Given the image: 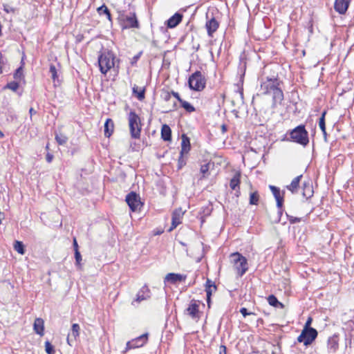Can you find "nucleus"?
I'll list each match as a JSON object with an SVG mask.
<instances>
[{
	"label": "nucleus",
	"mask_w": 354,
	"mask_h": 354,
	"mask_svg": "<svg viewBox=\"0 0 354 354\" xmlns=\"http://www.w3.org/2000/svg\"><path fill=\"white\" fill-rule=\"evenodd\" d=\"M199 306L196 303V301H192L191 304L186 308L185 312L187 315H189L192 319H198L199 318Z\"/></svg>",
	"instance_id": "ddd939ff"
},
{
	"label": "nucleus",
	"mask_w": 354,
	"mask_h": 354,
	"mask_svg": "<svg viewBox=\"0 0 354 354\" xmlns=\"http://www.w3.org/2000/svg\"><path fill=\"white\" fill-rule=\"evenodd\" d=\"M280 81L277 77L262 78L260 84V94H272V108L275 109L278 104H281L283 100V93L279 87Z\"/></svg>",
	"instance_id": "f257e3e1"
},
{
	"label": "nucleus",
	"mask_w": 354,
	"mask_h": 354,
	"mask_svg": "<svg viewBox=\"0 0 354 354\" xmlns=\"http://www.w3.org/2000/svg\"><path fill=\"white\" fill-rule=\"evenodd\" d=\"M259 201V194L257 191L251 192L249 203L250 205H257Z\"/></svg>",
	"instance_id": "473e14b6"
},
{
	"label": "nucleus",
	"mask_w": 354,
	"mask_h": 354,
	"mask_svg": "<svg viewBox=\"0 0 354 354\" xmlns=\"http://www.w3.org/2000/svg\"><path fill=\"white\" fill-rule=\"evenodd\" d=\"M148 340V333L142 334V335L132 339V342H135L136 348L142 347L147 344Z\"/></svg>",
	"instance_id": "bb28decb"
},
{
	"label": "nucleus",
	"mask_w": 354,
	"mask_h": 354,
	"mask_svg": "<svg viewBox=\"0 0 354 354\" xmlns=\"http://www.w3.org/2000/svg\"><path fill=\"white\" fill-rule=\"evenodd\" d=\"M33 326L37 334L43 335L44 330V322L41 318H36L35 319Z\"/></svg>",
	"instance_id": "aec40b11"
},
{
	"label": "nucleus",
	"mask_w": 354,
	"mask_h": 354,
	"mask_svg": "<svg viewBox=\"0 0 354 354\" xmlns=\"http://www.w3.org/2000/svg\"><path fill=\"white\" fill-rule=\"evenodd\" d=\"M133 93L137 97V98L142 101L145 99V88H139L136 84L133 86L132 88Z\"/></svg>",
	"instance_id": "cd10ccee"
},
{
	"label": "nucleus",
	"mask_w": 354,
	"mask_h": 354,
	"mask_svg": "<svg viewBox=\"0 0 354 354\" xmlns=\"http://www.w3.org/2000/svg\"><path fill=\"white\" fill-rule=\"evenodd\" d=\"M240 178H241V174L239 172H237L234 174L233 178L231 179L230 183V187L233 190H236L237 189H239L240 188Z\"/></svg>",
	"instance_id": "393cba45"
},
{
	"label": "nucleus",
	"mask_w": 354,
	"mask_h": 354,
	"mask_svg": "<svg viewBox=\"0 0 354 354\" xmlns=\"http://www.w3.org/2000/svg\"><path fill=\"white\" fill-rule=\"evenodd\" d=\"M351 0H335L334 8L340 15H344L347 11Z\"/></svg>",
	"instance_id": "f8f14e48"
},
{
	"label": "nucleus",
	"mask_w": 354,
	"mask_h": 354,
	"mask_svg": "<svg viewBox=\"0 0 354 354\" xmlns=\"http://www.w3.org/2000/svg\"><path fill=\"white\" fill-rule=\"evenodd\" d=\"M19 84L18 82L13 81L8 83L5 86V88H8L12 91H16L19 88Z\"/></svg>",
	"instance_id": "4c0bfd02"
},
{
	"label": "nucleus",
	"mask_w": 354,
	"mask_h": 354,
	"mask_svg": "<svg viewBox=\"0 0 354 354\" xmlns=\"http://www.w3.org/2000/svg\"><path fill=\"white\" fill-rule=\"evenodd\" d=\"M327 348L329 353H335L338 348V342L335 337H330L327 342Z\"/></svg>",
	"instance_id": "b1692460"
},
{
	"label": "nucleus",
	"mask_w": 354,
	"mask_h": 354,
	"mask_svg": "<svg viewBox=\"0 0 354 354\" xmlns=\"http://www.w3.org/2000/svg\"><path fill=\"white\" fill-rule=\"evenodd\" d=\"M234 191H235V196L236 197H239L241 194L240 189H237L236 190H234Z\"/></svg>",
	"instance_id": "bf43d9fd"
},
{
	"label": "nucleus",
	"mask_w": 354,
	"mask_h": 354,
	"mask_svg": "<svg viewBox=\"0 0 354 354\" xmlns=\"http://www.w3.org/2000/svg\"><path fill=\"white\" fill-rule=\"evenodd\" d=\"M172 92V95L180 103L183 101V99L180 97L178 93L175 92L174 91Z\"/></svg>",
	"instance_id": "603ef678"
},
{
	"label": "nucleus",
	"mask_w": 354,
	"mask_h": 354,
	"mask_svg": "<svg viewBox=\"0 0 354 354\" xmlns=\"http://www.w3.org/2000/svg\"><path fill=\"white\" fill-rule=\"evenodd\" d=\"M29 113L30 115V118H32V115L36 113V111H35L33 108H30L29 109Z\"/></svg>",
	"instance_id": "4d7b16f0"
},
{
	"label": "nucleus",
	"mask_w": 354,
	"mask_h": 354,
	"mask_svg": "<svg viewBox=\"0 0 354 354\" xmlns=\"http://www.w3.org/2000/svg\"><path fill=\"white\" fill-rule=\"evenodd\" d=\"M312 321H313L312 318H311V317H309V318L307 319V321H306V324H305V325H304V328H306V329H310V328H313L312 327H310V325H311Z\"/></svg>",
	"instance_id": "09e8293b"
},
{
	"label": "nucleus",
	"mask_w": 354,
	"mask_h": 354,
	"mask_svg": "<svg viewBox=\"0 0 354 354\" xmlns=\"http://www.w3.org/2000/svg\"><path fill=\"white\" fill-rule=\"evenodd\" d=\"M268 302L270 306L274 307L281 306L282 308L283 306V305L279 301L277 298L273 295L268 296Z\"/></svg>",
	"instance_id": "7c9ffc66"
},
{
	"label": "nucleus",
	"mask_w": 354,
	"mask_h": 354,
	"mask_svg": "<svg viewBox=\"0 0 354 354\" xmlns=\"http://www.w3.org/2000/svg\"><path fill=\"white\" fill-rule=\"evenodd\" d=\"M75 264L79 268H81V261H82V255L79 251V250H76L75 252Z\"/></svg>",
	"instance_id": "ea45409f"
},
{
	"label": "nucleus",
	"mask_w": 354,
	"mask_h": 354,
	"mask_svg": "<svg viewBox=\"0 0 354 354\" xmlns=\"http://www.w3.org/2000/svg\"><path fill=\"white\" fill-rule=\"evenodd\" d=\"M231 262L239 277H242L248 270V261L245 257L239 252L230 255Z\"/></svg>",
	"instance_id": "20e7f679"
},
{
	"label": "nucleus",
	"mask_w": 354,
	"mask_h": 354,
	"mask_svg": "<svg viewBox=\"0 0 354 354\" xmlns=\"http://www.w3.org/2000/svg\"><path fill=\"white\" fill-rule=\"evenodd\" d=\"M128 122L131 138L139 139L142 129L140 118L135 111H131L128 114Z\"/></svg>",
	"instance_id": "7ed1b4c3"
},
{
	"label": "nucleus",
	"mask_w": 354,
	"mask_h": 354,
	"mask_svg": "<svg viewBox=\"0 0 354 354\" xmlns=\"http://www.w3.org/2000/svg\"><path fill=\"white\" fill-rule=\"evenodd\" d=\"M55 140L59 145H64L67 142L68 138L64 134L59 133H55Z\"/></svg>",
	"instance_id": "f704fd0d"
},
{
	"label": "nucleus",
	"mask_w": 354,
	"mask_h": 354,
	"mask_svg": "<svg viewBox=\"0 0 354 354\" xmlns=\"http://www.w3.org/2000/svg\"><path fill=\"white\" fill-rule=\"evenodd\" d=\"M161 138L165 141H170L171 140V130L167 124L162 126Z\"/></svg>",
	"instance_id": "5701e85b"
},
{
	"label": "nucleus",
	"mask_w": 354,
	"mask_h": 354,
	"mask_svg": "<svg viewBox=\"0 0 354 354\" xmlns=\"http://www.w3.org/2000/svg\"><path fill=\"white\" fill-rule=\"evenodd\" d=\"M53 156L52 154H50V153L46 154V159L48 162H49V163L51 162L53 160Z\"/></svg>",
	"instance_id": "864d4df0"
},
{
	"label": "nucleus",
	"mask_w": 354,
	"mask_h": 354,
	"mask_svg": "<svg viewBox=\"0 0 354 354\" xmlns=\"http://www.w3.org/2000/svg\"><path fill=\"white\" fill-rule=\"evenodd\" d=\"M97 12L99 15H102L103 14L106 15V17L109 21H111V15L110 13L109 10L105 5H102L97 8Z\"/></svg>",
	"instance_id": "2f4dec72"
},
{
	"label": "nucleus",
	"mask_w": 354,
	"mask_h": 354,
	"mask_svg": "<svg viewBox=\"0 0 354 354\" xmlns=\"http://www.w3.org/2000/svg\"><path fill=\"white\" fill-rule=\"evenodd\" d=\"M23 77V66L19 67L14 73V78L15 80H20Z\"/></svg>",
	"instance_id": "79ce46f5"
},
{
	"label": "nucleus",
	"mask_w": 354,
	"mask_h": 354,
	"mask_svg": "<svg viewBox=\"0 0 354 354\" xmlns=\"http://www.w3.org/2000/svg\"><path fill=\"white\" fill-rule=\"evenodd\" d=\"M14 249L20 254H25L24 245L21 241H15L14 243Z\"/></svg>",
	"instance_id": "72a5a7b5"
},
{
	"label": "nucleus",
	"mask_w": 354,
	"mask_h": 354,
	"mask_svg": "<svg viewBox=\"0 0 354 354\" xmlns=\"http://www.w3.org/2000/svg\"><path fill=\"white\" fill-rule=\"evenodd\" d=\"M317 331L315 328H303L301 334L297 337L298 342H303L306 346L311 344L317 337Z\"/></svg>",
	"instance_id": "0eeeda50"
},
{
	"label": "nucleus",
	"mask_w": 354,
	"mask_h": 354,
	"mask_svg": "<svg viewBox=\"0 0 354 354\" xmlns=\"http://www.w3.org/2000/svg\"><path fill=\"white\" fill-rule=\"evenodd\" d=\"M114 129V123L113 121L108 118L106 119L104 123V136L107 138H109L113 132Z\"/></svg>",
	"instance_id": "4be33fe9"
},
{
	"label": "nucleus",
	"mask_w": 354,
	"mask_h": 354,
	"mask_svg": "<svg viewBox=\"0 0 354 354\" xmlns=\"http://www.w3.org/2000/svg\"><path fill=\"white\" fill-rule=\"evenodd\" d=\"M114 55L110 51L102 53L98 57L100 71L102 74L106 73L114 66Z\"/></svg>",
	"instance_id": "39448f33"
},
{
	"label": "nucleus",
	"mask_w": 354,
	"mask_h": 354,
	"mask_svg": "<svg viewBox=\"0 0 354 354\" xmlns=\"http://www.w3.org/2000/svg\"><path fill=\"white\" fill-rule=\"evenodd\" d=\"M240 95H241V97L243 98V93L242 91H240Z\"/></svg>",
	"instance_id": "0e129e2a"
},
{
	"label": "nucleus",
	"mask_w": 354,
	"mask_h": 354,
	"mask_svg": "<svg viewBox=\"0 0 354 354\" xmlns=\"http://www.w3.org/2000/svg\"><path fill=\"white\" fill-rule=\"evenodd\" d=\"M176 108V103L174 102L173 105V109H175Z\"/></svg>",
	"instance_id": "e2e57ef3"
},
{
	"label": "nucleus",
	"mask_w": 354,
	"mask_h": 354,
	"mask_svg": "<svg viewBox=\"0 0 354 354\" xmlns=\"http://www.w3.org/2000/svg\"><path fill=\"white\" fill-rule=\"evenodd\" d=\"M240 313L244 317H245L247 315L252 314V313H248L247 308H241L240 309Z\"/></svg>",
	"instance_id": "8fccbe9b"
},
{
	"label": "nucleus",
	"mask_w": 354,
	"mask_h": 354,
	"mask_svg": "<svg viewBox=\"0 0 354 354\" xmlns=\"http://www.w3.org/2000/svg\"><path fill=\"white\" fill-rule=\"evenodd\" d=\"M183 214L184 212H183L181 208L176 209L173 212L171 216V225L167 230L169 232H171L182 223Z\"/></svg>",
	"instance_id": "9d476101"
},
{
	"label": "nucleus",
	"mask_w": 354,
	"mask_h": 354,
	"mask_svg": "<svg viewBox=\"0 0 354 354\" xmlns=\"http://www.w3.org/2000/svg\"><path fill=\"white\" fill-rule=\"evenodd\" d=\"M186 164V161L183 158V156L180 154V157L178 158V169H181Z\"/></svg>",
	"instance_id": "49530a36"
},
{
	"label": "nucleus",
	"mask_w": 354,
	"mask_h": 354,
	"mask_svg": "<svg viewBox=\"0 0 354 354\" xmlns=\"http://www.w3.org/2000/svg\"><path fill=\"white\" fill-rule=\"evenodd\" d=\"M219 26L218 22L214 17H212L208 19L205 24V28L207 29V35L209 37H212L214 32H215Z\"/></svg>",
	"instance_id": "4468645a"
},
{
	"label": "nucleus",
	"mask_w": 354,
	"mask_h": 354,
	"mask_svg": "<svg viewBox=\"0 0 354 354\" xmlns=\"http://www.w3.org/2000/svg\"><path fill=\"white\" fill-rule=\"evenodd\" d=\"M188 84L192 90L201 91L205 87L206 81L200 71H196L189 77Z\"/></svg>",
	"instance_id": "423d86ee"
},
{
	"label": "nucleus",
	"mask_w": 354,
	"mask_h": 354,
	"mask_svg": "<svg viewBox=\"0 0 354 354\" xmlns=\"http://www.w3.org/2000/svg\"><path fill=\"white\" fill-rule=\"evenodd\" d=\"M3 214L1 212H0V224L1 223V220L3 217Z\"/></svg>",
	"instance_id": "052dcab7"
},
{
	"label": "nucleus",
	"mask_w": 354,
	"mask_h": 354,
	"mask_svg": "<svg viewBox=\"0 0 354 354\" xmlns=\"http://www.w3.org/2000/svg\"><path fill=\"white\" fill-rule=\"evenodd\" d=\"M190 150V142L189 138L183 135L181 142V150L180 154L184 156L185 153H187Z\"/></svg>",
	"instance_id": "6ab92c4d"
},
{
	"label": "nucleus",
	"mask_w": 354,
	"mask_h": 354,
	"mask_svg": "<svg viewBox=\"0 0 354 354\" xmlns=\"http://www.w3.org/2000/svg\"><path fill=\"white\" fill-rule=\"evenodd\" d=\"M172 95V92H169L167 90H162L161 93V97L163 99L165 102H168L170 100Z\"/></svg>",
	"instance_id": "58836bf2"
},
{
	"label": "nucleus",
	"mask_w": 354,
	"mask_h": 354,
	"mask_svg": "<svg viewBox=\"0 0 354 354\" xmlns=\"http://www.w3.org/2000/svg\"><path fill=\"white\" fill-rule=\"evenodd\" d=\"M73 245L74 250H75V252H76V250H78V244H77V240L75 238L73 239Z\"/></svg>",
	"instance_id": "6e6d98bb"
},
{
	"label": "nucleus",
	"mask_w": 354,
	"mask_h": 354,
	"mask_svg": "<svg viewBox=\"0 0 354 354\" xmlns=\"http://www.w3.org/2000/svg\"><path fill=\"white\" fill-rule=\"evenodd\" d=\"M217 290V287L215 283L212 280L207 279L205 283V292H206V301L207 306L209 308L211 307V297L213 292H215Z\"/></svg>",
	"instance_id": "9b49d317"
},
{
	"label": "nucleus",
	"mask_w": 354,
	"mask_h": 354,
	"mask_svg": "<svg viewBox=\"0 0 354 354\" xmlns=\"http://www.w3.org/2000/svg\"><path fill=\"white\" fill-rule=\"evenodd\" d=\"M187 278L186 275L177 274V273H169L165 277V282L167 281L172 284H175L178 281H185Z\"/></svg>",
	"instance_id": "dca6fc26"
},
{
	"label": "nucleus",
	"mask_w": 354,
	"mask_h": 354,
	"mask_svg": "<svg viewBox=\"0 0 354 354\" xmlns=\"http://www.w3.org/2000/svg\"><path fill=\"white\" fill-rule=\"evenodd\" d=\"M288 220L290 221V223L292 224H294V223H299L300 222L301 219L299 218H297V217H294V216H288Z\"/></svg>",
	"instance_id": "de8ad7c7"
},
{
	"label": "nucleus",
	"mask_w": 354,
	"mask_h": 354,
	"mask_svg": "<svg viewBox=\"0 0 354 354\" xmlns=\"http://www.w3.org/2000/svg\"><path fill=\"white\" fill-rule=\"evenodd\" d=\"M122 17L123 22L121 26L122 29L140 28V24L135 12H130L129 15L122 16Z\"/></svg>",
	"instance_id": "6e6552de"
},
{
	"label": "nucleus",
	"mask_w": 354,
	"mask_h": 354,
	"mask_svg": "<svg viewBox=\"0 0 354 354\" xmlns=\"http://www.w3.org/2000/svg\"><path fill=\"white\" fill-rule=\"evenodd\" d=\"M80 327L78 324H73L71 327V333L68 334L67 337V342L68 344L71 345L70 341H71V337H73V338L75 339L77 337L80 335Z\"/></svg>",
	"instance_id": "a878e982"
},
{
	"label": "nucleus",
	"mask_w": 354,
	"mask_h": 354,
	"mask_svg": "<svg viewBox=\"0 0 354 354\" xmlns=\"http://www.w3.org/2000/svg\"><path fill=\"white\" fill-rule=\"evenodd\" d=\"M302 178V175H299L295 177L289 185L286 186V188L292 193H296L298 191L299 182Z\"/></svg>",
	"instance_id": "412c9836"
},
{
	"label": "nucleus",
	"mask_w": 354,
	"mask_h": 354,
	"mask_svg": "<svg viewBox=\"0 0 354 354\" xmlns=\"http://www.w3.org/2000/svg\"><path fill=\"white\" fill-rule=\"evenodd\" d=\"M304 191H303V196L304 197L308 198H310L313 196V189L310 186L309 182H304Z\"/></svg>",
	"instance_id": "c85d7f7f"
},
{
	"label": "nucleus",
	"mask_w": 354,
	"mask_h": 354,
	"mask_svg": "<svg viewBox=\"0 0 354 354\" xmlns=\"http://www.w3.org/2000/svg\"><path fill=\"white\" fill-rule=\"evenodd\" d=\"M4 64V58L3 57L2 53L0 52V74L2 73V68Z\"/></svg>",
	"instance_id": "3c124183"
},
{
	"label": "nucleus",
	"mask_w": 354,
	"mask_h": 354,
	"mask_svg": "<svg viewBox=\"0 0 354 354\" xmlns=\"http://www.w3.org/2000/svg\"><path fill=\"white\" fill-rule=\"evenodd\" d=\"M136 346H136V344H135V342H132V340L129 341L126 344V348H125L124 352H127V351L133 349V348H136Z\"/></svg>",
	"instance_id": "c03bdc74"
},
{
	"label": "nucleus",
	"mask_w": 354,
	"mask_h": 354,
	"mask_svg": "<svg viewBox=\"0 0 354 354\" xmlns=\"http://www.w3.org/2000/svg\"><path fill=\"white\" fill-rule=\"evenodd\" d=\"M3 10L7 13H14L15 9L10 5L6 4L3 5Z\"/></svg>",
	"instance_id": "a18cd8bd"
},
{
	"label": "nucleus",
	"mask_w": 354,
	"mask_h": 354,
	"mask_svg": "<svg viewBox=\"0 0 354 354\" xmlns=\"http://www.w3.org/2000/svg\"><path fill=\"white\" fill-rule=\"evenodd\" d=\"M326 111H324L322 113V116L319 118V128L322 130V131L323 133V135H324L325 138H326V135H327L326 134V123H325V115H326Z\"/></svg>",
	"instance_id": "c756f323"
},
{
	"label": "nucleus",
	"mask_w": 354,
	"mask_h": 354,
	"mask_svg": "<svg viewBox=\"0 0 354 354\" xmlns=\"http://www.w3.org/2000/svg\"><path fill=\"white\" fill-rule=\"evenodd\" d=\"M290 141L299 144L302 146H306L309 142L308 133L306 130L305 126L299 125L289 133Z\"/></svg>",
	"instance_id": "f03ea898"
},
{
	"label": "nucleus",
	"mask_w": 354,
	"mask_h": 354,
	"mask_svg": "<svg viewBox=\"0 0 354 354\" xmlns=\"http://www.w3.org/2000/svg\"><path fill=\"white\" fill-rule=\"evenodd\" d=\"M181 106L188 113L195 111V108L188 102L183 100L180 102Z\"/></svg>",
	"instance_id": "e433bc0d"
},
{
	"label": "nucleus",
	"mask_w": 354,
	"mask_h": 354,
	"mask_svg": "<svg viewBox=\"0 0 354 354\" xmlns=\"http://www.w3.org/2000/svg\"><path fill=\"white\" fill-rule=\"evenodd\" d=\"M49 72L51 75V78L53 79V82H55L56 81H59L58 80V75H57V70L55 65L50 64L49 68Z\"/></svg>",
	"instance_id": "c9c22d12"
},
{
	"label": "nucleus",
	"mask_w": 354,
	"mask_h": 354,
	"mask_svg": "<svg viewBox=\"0 0 354 354\" xmlns=\"http://www.w3.org/2000/svg\"><path fill=\"white\" fill-rule=\"evenodd\" d=\"M180 245H183V246H185L186 244L185 243H183V241H180L179 242Z\"/></svg>",
	"instance_id": "680f3d73"
},
{
	"label": "nucleus",
	"mask_w": 354,
	"mask_h": 354,
	"mask_svg": "<svg viewBox=\"0 0 354 354\" xmlns=\"http://www.w3.org/2000/svg\"><path fill=\"white\" fill-rule=\"evenodd\" d=\"M45 351L48 354L55 353L54 347L48 341L45 342Z\"/></svg>",
	"instance_id": "a19ab883"
},
{
	"label": "nucleus",
	"mask_w": 354,
	"mask_h": 354,
	"mask_svg": "<svg viewBox=\"0 0 354 354\" xmlns=\"http://www.w3.org/2000/svg\"><path fill=\"white\" fill-rule=\"evenodd\" d=\"M209 169V163H207L201 165V173L203 174V177H205L206 175L208 174V171Z\"/></svg>",
	"instance_id": "37998d69"
},
{
	"label": "nucleus",
	"mask_w": 354,
	"mask_h": 354,
	"mask_svg": "<svg viewBox=\"0 0 354 354\" xmlns=\"http://www.w3.org/2000/svg\"><path fill=\"white\" fill-rule=\"evenodd\" d=\"M269 188L271 190V192L277 201V207L281 209L282 207L283 203V196L281 194L279 188H278L277 187H275L274 185H270Z\"/></svg>",
	"instance_id": "2eb2a0df"
},
{
	"label": "nucleus",
	"mask_w": 354,
	"mask_h": 354,
	"mask_svg": "<svg viewBox=\"0 0 354 354\" xmlns=\"http://www.w3.org/2000/svg\"><path fill=\"white\" fill-rule=\"evenodd\" d=\"M219 354H226V347L225 346H220Z\"/></svg>",
	"instance_id": "5fc2aeb1"
},
{
	"label": "nucleus",
	"mask_w": 354,
	"mask_h": 354,
	"mask_svg": "<svg viewBox=\"0 0 354 354\" xmlns=\"http://www.w3.org/2000/svg\"><path fill=\"white\" fill-rule=\"evenodd\" d=\"M183 15L179 12H176L167 21V26L169 28L176 27L182 21Z\"/></svg>",
	"instance_id": "f3484780"
},
{
	"label": "nucleus",
	"mask_w": 354,
	"mask_h": 354,
	"mask_svg": "<svg viewBox=\"0 0 354 354\" xmlns=\"http://www.w3.org/2000/svg\"><path fill=\"white\" fill-rule=\"evenodd\" d=\"M227 126L225 124H222L221 126V131H222V133H224L227 131Z\"/></svg>",
	"instance_id": "13d9d810"
},
{
	"label": "nucleus",
	"mask_w": 354,
	"mask_h": 354,
	"mask_svg": "<svg viewBox=\"0 0 354 354\" xmlns=\"http://www.w3.org/2000/svg\"><path fill=\"white\" fill-rule=\"evenodd\" d=\"M126 202L129 206L130 209L135 212L137 209H140L142 206V203L140 201V198L139 195L136 193L132 192L128 194L126 196Z\"/></svg>",
	"instance_id": "1a4fd4ad"
},
{
	"label": "nucleus",
	"mask_w": 354,
	"mask_h": 354,
	"mask_svg": "<svg viewBox=\"0 0 354 354\" xmlns=\"http://www.w3.org/2000/svg\"><path fill=\"white\" fill-rule=\"evenodd\" d=\"M150 298V290L147 286H144L137 293L135 301L141 302Z\"/></svg>",
	"instance_id": "a211bd4d"
}]
</instances>
